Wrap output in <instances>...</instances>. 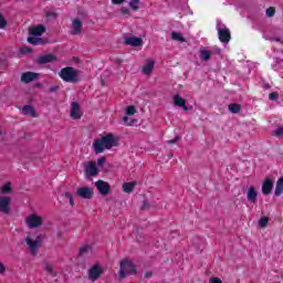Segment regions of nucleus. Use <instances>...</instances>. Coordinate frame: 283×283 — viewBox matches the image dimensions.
Masks as SVG:
<instances>
[{"instance_id":"obj_49","label":"nucleus","mask_w":283,"mask_h":283,"mask_svg":"<svg viewBox=\"0 0 283 283\" xmlns=\"http://www.w3.org/2000/svg\"><path fill=\"white\" fill-rule=\"evenodd\" d=\"M271 41H275L276 43H280V38H272Z\"/></svg>"},{"instance_id":"obj_23","label":"nucleus","mask_w":283,"mask_h":283,"mask_svg":"<svg viewBox=\"0 0 283 283\" xmlns=\"http://www.w3.org/2000/svg\"><path fill=\"white\" fill-rule=\"evenodd\" d=\"M92 253H93L92 245H82L80 248V255L82 258H85V255H92Z\"/></svg>"},{"instance_id":"obj_1","label":"nucleus","mask_w":283,"mask_h":283,"mask_svg":"<svg viewBox=\"0 0 283 283\" xmlns=\"http://www.w3.org/2000/svg\"><path fill=\"white\" fill-rule=\"evenodd\" d=\"M117 145L118 140L116 139V137H114L113 134H108L93 142V151L96 155L103 154L105 149H112V147H116Z\"/></svg>"},{"instance_id":"obj_19","label":"nucleus","mask_w":283,"mask_h":283,"mask_svg":"<svg viewBox=\"0 0 283 283\" xmlns=\"http://www.w3.org/2000/svg\"><path fill=\"white\" fill-rule=\"evenodd\" d=\"M174 105L177 107H182L185 112H189V107H187V101H185V98H182L180 95L174 96Z\"/></svg>"},{"instance_id":"obj_29","label":"nucleus","mask_w":283,"mask_h":283,"mask_svg":"<svg viewBox=\"0 0 283 283\" xmlns=\"http://www.w3.org/2000/svg\"><path fill=\"white\" fill-rule=\"evenodd\" d=\"M171 39L172 41H178L179 43H185V41H187L185 36H182V33L180 32H172Z\"/></svg>"},{"instance_id":"obj_45","label":"nucleus","mask_w":283,"mask_h":283,"mask_svg":"<svg viewBox=\"0 0 283 283\" xmlns=\"http://www.w3.org/2000/svg\"><path fill=\"white\" fill-rule=\"evenodd\" d=\"M142 209L145 210V209H149V201H144L143 206H142Z\"/></svg>"},{"instance_id":"obj_17","label":"nucleus","mask_w":283,"mask_h":283,"mask_svg":"<svg viewBox=\"0 0 283 283\" xmlns=\"http://www.w3.org/2000/svg\"><path fill=\"white\" fill-rule=\"evenodd\" d=\"M83 31V22H81V20L75 19L72 21V30H71V34H81V32Z\"/></svg>"},{"instance_id":"obj_36","label":"nucleus","mask_w":283,"mask_h":283,"mask_svg":"<svg viewBox=\"0 0 283 283\" xmlns=\"http://www.w3.org/2000/svg\"><path fill=\"white\" fill-rule=\"evenodd\" d=\"M275 15V9L273 7H270L266 10V17H274Z\"/></svg>"},{"instance_id":"obj_26","label":"nucleus","mask_w":283,"mask_h":283,"mask_svg":"<svg viewBox=\"0 0 283 283\" xmlns=\"http://www.w3.org/2000/svg\"><path fill=\"white\" fill-rule=\"evenodd\" d=\"M136 187V182H125L123 184V191L124 193H132L134 191V188Z\"/></svg>"},{"instance_id":"obj_32","label":"nucleus","mask_w":283,"mask_h":283,"mask_svg":"<svg viewBox=\"0 0 283 283\" xmlns=\"http://www.w3.org/2000/svg\"><path fill=\"white\" fill-rule=\"evenodd\" d=\"M266 224H269V218L268 217H263L259 220V226L264 229L266 227Z\"/></svg>"},{"instance_id":"obj_30","label":"nucleus","mask_w":283,"mask_h":283,"mask_svg":"<svg viewBox=\"0 0 283 283\" xmlns=\"http://www.w3.org/2000/svg\"><path fill=\"white\" fill-rule=\"evenodd\" d=\"M229 112H231V114H238L240 113V109H242V107L240 106V104H230L228 106Z\"/></svg>"},{"instance_id":"obj_28","label":"nucleus","mask_w":283,"mask_h":283,"mask_svg":"<svg viewBox=\"0 0 283 283\" xmlns=\"http://www.w3.org/2000/svg\"><path fill=\"white\" fill-rule=\"evenodd\" d=\"M128 6L134 12H138L140 10V0H130Z\"/></svg>"},{"instance_id":"obj_2","label":"nucleus","mask_w":283,"mask_h":283,"mask_svg":"<svg viewBox=\"0 0 283 283\" xmlns=\"http://www.w3.org/2000/svg\"><path fill=\"white\" fill-rule=\"evenodd\" d=\"M59 76L64 83H78L81 81V71L66 66L59 72Z\"/></svg>"},{"instance_id":"obj_15","label":"nucleus","mask_w":283,"mask_h":283,"mask_svg":"<svg viewBox=\"0 0 283 283\" xmlns=\"http://www.w3.org/2000/svg\"><path fill=\"white\" fill-rule=\"evenodd\" d=\"M274 181L271 178H266L262 185V193L269 196L273 191Z\"/></svg>"},{"instance_id":"obj_10","label":"nucleus","mask_w":283,"mask_h":283,"mask_svg":"<svg viewBox=\"0 0 283 283\" xmlns=\"http://www.w3.org/2000/svg\"><path fill=\"white\" fill-rule=\"evenodd\" d=\"M12 202V198L0 196V213H4L8 216L10 213V203Z\"/></svg>"},{"instance_id":"obj_20","label":"nucleus","mask_w":283,"mask_h":283,"mask_svg":"<svg viewBox=\"0 0 283 283\" xmlns=\"http://www.w3.org/2000/svg\"><path fill=\"white\" fill-rule=\"evenodd\" d=\"M247 198L249 202H252V205H255V202H258V190H255V187L251 186L248 189Z\"/></svg>"},{"instance_id":"obj_6","label":"nucleus","mask_w":283,"mask_h":283,"mask_svg":"<svg viewBox=\"0 0 283 283\" xmlns=\"http://www.w3.org/2000/svg\"><path fill=\"white\" fill-rule=\"evenodd\" d=\"M25 242L32 255H36V251L39 247H41V242H43V238L41 235H38L34 238V235L30 234L27 237Z\"/></svg>"},{"instance_id":"obj_47","label":"nucleus","mask_w":283,"mask_h":283,"mask_svg":"<svg viewBox=\"0 0 283 283\" xmlns=\"http://www.w3.org/2000/svg\"><path fill=\"white\" fill-rule=\"evenodd\" d=\"M64 196H65V198H66L67 200L74 198V196H72V193H70V192H65Z\"/></svg>"},{"instance_id":"obj_11","label":"nucleus","mask_w":283,"mask_h":283,"mask_svg":"<svg viewBox=\"0 0 283 283\" xmlns=\"http://www.w3.org/2000/svg\"><path fill=\"white\" fill-rule=\"evenodd\" d=\"M70 116L73 120H78L82 116L83 113L81 112V106L78 105V103L73 102L71 104V113Z\"/></svg>"},{"instance_id":"obj_13","label":"nucleus","mask_w":283,"mask_h":283,"mask_svg":"<svg viewBox=\"0 0 283 283\" xmlns=\"http://www.w3.org/2000/svg\"><path fill=\"white\" fill-rule=\"evenodd\" d=\"M95 187L98 191V193H101L102 196H107V193H109V184H107V181H103V180H98L95 182Z\"/></svg>"},{"instance_id":"obj_37","label":"nucleus","mask_w":283,"mask_h":283,"mask_svg":"<svg viewBox=\"0 0 283 283\" xmlns=\"http://www.w3.org/2000/svg\"><path fill=\"white\" fill-rule=\"evenodd\" d=\"M107 160L106 157H101L97 159V166L98 167H103V165H105V161Z\"/></svg>"},{"instance_id":"obj_48","label":"nucleus","mask_w":283,"mask_h":283,"mask_svg":"<svg viewBox=\"0 0 283 283\" xmlns=\"http://www.w3.org/2000/svg\"><path fill=\"white\" fill-rule=\"evenodd\" d=\"M69 202H70L71 207H74V197H72L71 199H69Z\"/></svg>"},{"instance_id":"obj_16","label":"nucleus","mask_w":283,"mask_h":283,"mask_svg":"<svg viewBox=\"0 0 283 283\" xmlns=\"http://www.w3.org/2000/svg\"><path fill=\"white\" fill-rule=\"evenodd\" d=\"M85 174L86 176H97L98 175V167L94 161H88L85 166Z\"/></svg>"},{"instance_id":"obj_25","label":"nucleus","mask_w":283,"mask_h":283,"mask_svg":"<svg viewBox=\"0 0 283 283\" xmlns=\"http://www.w3.org/2000/svg\"><path fill=\"white\" fill-rule=\"evenodd\" d=\"M282 193H283V176L279 178V180L276 181V187L274 190L275 196H282Z\"/></svg>"},{"instance_id":"obj_35","label":"nucleus","mask_w":283,"mask_h":283,"mask_svg":"<svg viewBox=\"0 0 283 283\" xmlns=\"http://www.w3.org/2000/svg\"><path fill=\"white\" fill-rule=\"evenodd\" d=\"M280 94L277 92H273L269 95L270 101H277Z\"/></svg>"},{"instance_id":"obj_43","label":"nucleus","mask_w":283,"mask_h":283,"mask_svg":"<svg viewBox=\"0 0 283 283\" xmlns=\"http://www.w3.org/2000/svg\"><path fill=\"white\" fill-rule=\"evenodd\" d=\"M21 52H22V54H28L29 52H31V50H30V48H28V46H23V48L21 49Z\"/></svg>"},{"instance_id":"obj_31","label":"nucleus","mask_w":283,"mask_h":283,"mask_svg":"<svg viewBox=\"0 0 283 283\" xmlns=\"http://www.w3.org/2000/svg\"><path fill=\"white\" fill-rule=\"evenodd\" d=\"M1 191L3 193H10L12 191V184L7 182L2 186Z\"/></svg>"},{"instance_id":"obj_33","label":"nucleus","mask_w":283,"mask_h":283,"mask_svg":"<svg viewBox=\"0 0 283 283\" xmlns=\"http://www.w3.org/2000/svg\"><path fill=\"white\" fill-rule=\"evenodd\" d=\"M126 114H127V116H134V114H136V107L127 106Z\"/></svg>"},{"instance_id":"obj_9","label":"nucleus","mask_w":283,"mask_h":283,"mask_svg":"<svg viewBox=\"0 0 283 283\" xmlns=\"http://www.w3.org/2000/svg\"><path fill=\"white\" fill-rule=\"evenodd\" d=\"M124 43L126 45H130L132 48H140V45H143V38H138L135 35H125Z\"/></svg>"},{"instance_id":"obj_12","label":"nucleus","mask_w":283,"mask_h":283,"mask_svg":"<svg viewBox=\"0 0 283 283\" xmlns=\"http://www.w3.org/2000/svg\"><path fill=\"white\" fill-rule=\"evenodd\" d=\"M218 34L221 43H229V41H231V32L226 27L219 28Z\"/></svg>"},{"instance_id":"obj_21","label":"nucleus","mask_w":283,"mask_h":283,"mask_svg":"<svg viewBox=\"0 0 283 283\" xmlns=\"http://www.w3.org/2000/svg\"><path fill=\"white\" fill-rule=\"evenodd\" d=\"M22 114L23 116H31V118H36V111L34 109V106L32 105H25L23 108H22Z\"/></svg>"},{"instance_id":"obj_50","label":"nucleus","mask_w":283,"mask_h":283,"mask_svg":"<svg viewBox=\"0 0 283 283\" xmlns=\"http://www.w3.org/2000/svg\"><path fill=\"white\" fill-rule=\"evenodd\" d=\"M145 277H151V272H147V273L145 274Z\"/></svg>"},{"instance_id":"obj_38","label":"nucleus","mask_w":283,"mask_h":283,"mask_svg":"<svg viewBox=\"0 0 283 283\" xmlns=\"http://www.w3.org/2000/svg\"><path fill=\"white\" fill-rule=\"evenodd\" d=\"M274 136H283V126H281L274 130Z\"/></svg>"},{"instance_id":"obj_14","label":"nucleus","mask_w":283,"mask_h":283,"mask_svg":"<svg viewBox=\"0 0 283 283\" xmlns=\"http://www.w3.org/2000/svg\"><path fill=\"white\" fill-rule=\"evenodd\" d=\"M155 65L156 62L154 60L146 61V63L142 66V72L145 74V76H151Z\"/></svg>"},{"instance_id":"obj_4","label":"nucleus","mask_w":283,"mask_h":283,"mask_svg":"<svg viewBox=\"0 0 283 283\" xmlns=\"http://www.w3.org/2000/svg\"><path fill=\"white\" fill-rule=\"evenodd\" d=\"M119 280H125L127 275H136V265L129 259H123L119 263Z\"/></svg>"},{"instance_id":"obj_40","label":"nucleus","mask_w":283,"mask_h":283,"mask_svg":"<svg viewBox=\"0 0 283 283\" xmlns=\"http://www.w3.org/2000/svg\"><path fill=\"white\" fill-rule=\"evenodd\" d=\"M3 273H6V265L0 262V275H3Z\"/></svg>"},{"instance_id":"obj_46","label":"nucleus","mask_w":283,"mask_h":283,"mask_svg":"<svg viewBox=\"0 0 283 283\" xmlns=\"http://www.w3.org/2000/svg\"><path fill=\"white\" fill-rule=\"evenodd\" d=\"M57 90H59V86H51L49 88V92L54 93V92H57Z\"/></svg>"},{"instance_id":"obj_5","label":"nucleus","mask_w":283,"mask_h":283,"mask_svg":"<svg viewBox=\"0 0 283 283\" xmlns=\"http://www.w3.org/2000/svg\"><path fill=\"white\" fill-rule=\"evenodd\" d=\"M24 222L28 229H39L40 227H43L44 219L36 213H31L25 217Z\"/></svg>"},{"instance_id":"obj_3","label":"nucleus","mask_w":283,"mask_h":283,"mask_svg":"<svg viewBox=\"0 0 283 283\" xmlns=\"http://www.w3.org/2000/svg\"><path fill=\"white\" fill-rule=\"evenodd\" d=\"M45 32V27L43 24H40L38 27H31L29 29L30 36L28 38V43H31V45H43V39H41V35Z\"/></svg>"},{"instance_id":"obj_18","label":"nucleus","mask_w":283,"mask_h":283,"mask_svg":"<svg viewBox=\"0 0 283 283\" xmlns=\"http://www.w3.org/2000/svg\"><path fill=\"white\" fill-rule=\"evenodd\" d=\"M39 78V74L32 72H25L21 75L22 83H32Z\"/></svg>"},{"instance_id":"obj_24","label":"nucleus","mask_w":283,"mask_h":283,"mask_svg":"<svg viewBox=\"0 0 283 283\" xmlns=\"http://www.w3.org/2000/svg\"><path fill=\"white\" fill-rule=\"evenodd\" d=\"M44 271L50 275L51 277H56V271H54V265L51 263H44L43 265Z\"/></svg>"},{"instance_id":"obj_42","label":"nucleus","mask_w":283,"mask_h":283,"mask_svg":"<svg viewBox=\"0 0 283 283\" xmlns=\"http://www.w3.org/2000/svg\"><path fill=\"white\" fill-rule=\"evenodd\" d=\"M209 283H222V280H220L219 277H212L210 279Z\"/></svg>"},{"instance_id":"obj_51","label":"nucleus","mask_w":283,"mask_h":283,"mask_svg":"<svg viewBox=\"0 0 283 283\" xmlns=\"http://www.w3.org/2000/svg\"><path fill=\"white\" fill-rule=\"evenodd\" d=\"M123 120H124V123H127V122L129 120V117L125 116V117L123 118Z\"/></svg>"},{"instance_id":"obj_27","label":"nucleus","mask_w":283,"mask_h":283,"mask_svg":"<svg viewBox=\"0 0 283 283\" xmlns=\"http://www.w3.org/2000/svg\"><path fill=\"white\" fill-rule=\"evenodd\" d=\"M199 54H200L201 61H210L211 59V51L207 49H201Z\"/></svg>"},{"instance_id":"obj_22","label":"nucleus","mask_w":283,"mask_h":283,"mask_svg":"<svg viewBox=\"0 0 283 283\" xmlns=\"http://www.w3.org/2000/svg\"><path fill=\"white\" fill-rule=\"evenodd\" d=\"M54 61H56V56L53 54L42 55L38 59V63H40V65H45L46 63H52Z\"/></svg>"},{"instance_id":"obj_39","label":"nucleus","mask_w":283,"mask_h":283,"mask_svg":"<svg viewBox=\"0 0 283 283\" xmlns=\"http://www.w3.org/2000/svg\"><path fill=\"white\" fill-rule=\"evenodd\" d=\"M113 6H123L127 0H111Z\"/></svg>"},{"instance_id":"obj_41","label":"nucleus","mask_w":283,"mask_h":283,"mask_svg":"<svg viewBox=\"0 0 283 283\" xmlns=\"http://www.w3.org/2000/svg\"><path fill=\"white\" fill-rule=\"evenodd\" d=\"M178 140H180V136H177L175 139L168 140V144L174 145L175 143H178Z\"/></svg>"},{"instance_id":"obj_44","label":"nucleus","mask_w":283,"mask_h":283,"mask_svg":"<svg viewBox=\"0 0 283 283\" xmlns=\"http://www.w3.org/2000/svg\"><path fill=\"white\" fill-rule=\"evenodd\" d=\"M120 12H122L123 14H129V9H128L127 7H123V8L120 9Z\"/></svg>"},{"instance_id":"obj_34","label":"nucleus","mask_w":283,"mask_h":283,"mask_svg":"<svg viewBox=\"0 0 283 283\" xmlns=\"http://www.w3.org/2000/svg\"><path fill=\"white\" fill-rule=\"evenodd\" d=\"M8 25V21H6V18H3L2 14H0V30H3Z\"/></svg>"},{"instance_id":"obj_7","label":"nucleus","mask_w":283,"mask_h":283,"mask_svg":"<svg viewBox=\"0 0 283 283\" xmlns=\"http://www.w3.org/2000/svg\"><path fill=\"white\" fill-rule=\"evenodd\" d=\"M75 196L77 198H82V200H92L94 198V188L92 187H80L75 191Z\"/></svg>"},{"instance_id":"obj_8","label":"nucleus","mask_w":283,"mask_h":283,"mask_svg":"<svg viewBox=\"0 0 283 283\" xmlns=\"http://www.w3.org/2000/svg\"><path fill=\"white\" fill-rule=\"evenodd\" d=\"M103 275V266L95 264L88 270V280L96 282Z\"/></svg>"}]
</instances>
